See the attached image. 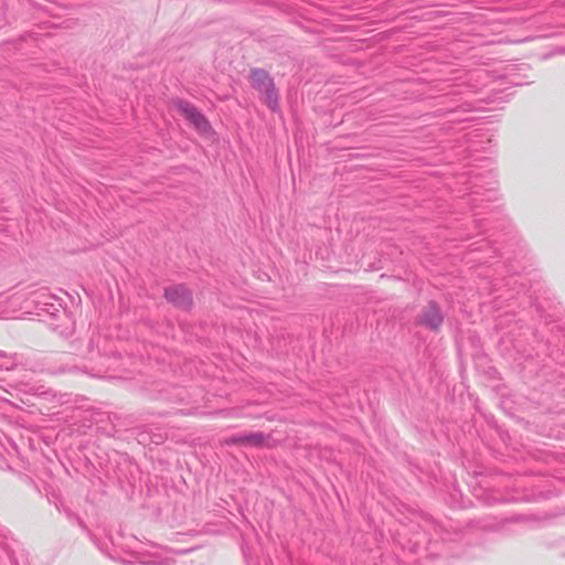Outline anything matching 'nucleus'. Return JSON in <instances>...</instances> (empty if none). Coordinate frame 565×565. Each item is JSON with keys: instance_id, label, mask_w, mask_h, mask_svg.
<instances>
[{"instance_id": "f257e3e1", "label": "nucleus", "mask_w": 565, "mask_h": 565, "mask_svg": "<svg viewBox=\"0 0 565 565\" xmlns=\"http://www.w3.org/2000/svg\"><path fill=\"white\" fill-rule=\"evenodd\" d=\"M248 79L252 87L259 92L260 99L271 110L278 109L279 94L269 73L262 68H252Z\"/></svg>"}, {"instance_id": "f03ea898", "label": "nucleus", "mask_w": 565, "mask_h": 565, "mask_svg": "<svg viewBox=\"0 0 565 565\" xmlns=\"http://www.w3.org/2000/svg\"><path fill=\"white\" fill-rule=\"evenodd\" d=\"M171 106L198 134L203 137L214 136L215 131L209 119L193 104L183 99H174Z\"/></svg>"}, {"instance_id": "7ed1b4c3", "label": "nucleus", "mask_w": 565, "mask_h": 565, "mask_svg": "<svg viewBox=\"0 0 565 565\" xmlns=\"http://www.w3.org/2000/svg\"><path fill=\"white\" fill-rule=\"evenodd\" d=\"M444 317L435 302L425 306L417 316V323L431 331L438 332L441 328Z\"/></svg>"}, {"instance_id": "20e7f679", "label": "nucleus", "mask_w": 565, "mask_h": 565, "mask_svg": "<svg viewBox=\"0 0 565 565\" xmlns=\"http://www.w3.org/2000/svg\"><path fill=\"white\" fill-rule=\"evenodd\" d=\"M166 299L175 307L188 310L192 306V295L183 286L171 287L164 292Z\"/></svg>"}, {"instance_id": "39448f33", "label": "nucleus", "mask_w": 565, "mask_h": 565, "mask_svg": "<svg viewBox=\"0 0 565 565\" xmlns=\"http://www.w3.org/2000/svg\"><path fill=\"white\" fill-rule=\"evenodd\" d=\"M234 443H238L246 446H253V447H263V446H269V438L264 436L260 433H254L241 436L233 440Z\"/></svg>"}]
</instances>
